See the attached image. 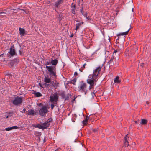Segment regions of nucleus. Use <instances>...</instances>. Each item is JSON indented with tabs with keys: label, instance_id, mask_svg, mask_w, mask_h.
<instances>
[{
	"label": "nucleus",
	"instance_id": "nucleus-1",
	"mask_svg": "<svg viewBox=\"0 0 151 151\" xmlns=\"http://www.w3.org/2000/svg\"><path fill=\"white\" fill-rule=\"evenodd\" d=\"M102 67L99 66L95 69L92 75H89V77L91 78L88 79L87 80V83L91 85L92 86H94L96 83H95V82L97 81L96 78L99 74V71L101 70Z\"/></svg>",
	"mask_w": 151,
	"mask_h": 151
},
{
	"label": "nucleus",
	"instance_id": "nucleus-2",
	"mask_svg": "<svg viewBox=\"0 0 151 151\" xmlns=\"http://www.w3.org/2000/svg\"><path fill=\"white\" fill-rule=\"evenodd\" d=\"M46 68L48 70L50 76L52 78H55L56 76L55 68L52 66H46Z\"/></svg>",
	"mask_w": 151,
	"mask_h": 151
},
{
	"label": "nucleus",
	"instance_id": "nucleus-3",
	"mask_svg": "<svg viewBox=\"0 0 151 151\" xmlns=\"http://www.w3.org/2000/svg\"><path fill=\"white\" fill-rule=\"evenodd\" d=\"M22 98L21 97L17 96L14 98V100L12 101L13 104L17 106H19L20 105L22 102Z\"/></svg>",
	"mask_w": 151,
	"mask_h": 151
},
{
	"label": "nucleus",
	"instance_id": "nucleus-4",
	"mask_svg": "<svg viewBox=\"0 0 151 151\" xmlns=\"http://www.w3.org/2000/svg\"><path fill=\"white\" fill-rule=\"evenodd\" d=\"M59 96L56 93L52 94L50 97V101L54 104H56L58 99Z\"/></svg>",
	"mask_w": 151,
	"mask_h": 151
},
{
	"label": "nucleus",
	"instance_id": "nucleus-5",
	"mask_svg": "<svg viewBox=\"0 0 151 151\" xmlns=\"http://www.w3.org/2000/svg\"><path fill=\"white\" fill-rule=\"evenodd\" d=\"M78 88L80 91L84 92L85 95L87 94L88 90L87 89V85L85 83H81Z\"/></svg>",
	"mask_w": 151,
	"mask_h": 151
},
{
	"label": "nucleus",
	"instance_id": "nucleus-6",
	"mask_svg": "<svg viewBox=\"0 0 151 151\" xmlns=\"http://www.w3.org/2000/svg\"><path fill=\"white\" fill-rule=\"evenodd\" d=\"M48 111L47 107L45 106H43L39 110V114L41 116H45Z\"/></svg>",
	"mask_w": 151,
	"mask_h": 151
},
{
	"label": "nucleus",
	"instance_id": "nucleus-7",
	"mask_svg": "<svg viewBox=\"0 0 151 151\" xmlns=\"http://www.w3.org/2000/svg\"><path fill=\"white\" fill-rule=\"evenodd\" d=\"M19 34L21 36H24L26 35V33L24 29L20 27L19 28Z\"/></svg>",
	"mask_w": 151,
	"mask_h": 151
},
{
	"label": "nucleus",
	"instance_id": "nucleus-8",
	"mask_svg": "<svg viewBox=\"0 0 151 151\" xmlns=\"http://www.w3.org/2000/svg\"><path fill=\"white\" fill-rule=\"evenodd\" d=\"M44 81L45 83H51V81L50 78H49V76L48 77L45 76L44 78Z\"/></svg>",
	"mask_w": 151,
	"mask_h": 151
},
{
	"label": "nucleus",
	"instance_id": "nucleus-9",
	"mask_svg": "<svg viewBox=\"0 0 151 151\" xmlns=\"http://www.w3.org/2000/svg\"><path fill=\"white\" fill-rule=\"evenodd\" d=\"M9 54L12 56L17 55L14 49H13L12 48L10 49Z\"/></svg>",
	"mask_w": 151,
	"mask_h": 151
},
{
	"label": "nucleus",
	"instance_id": "nucleus-10",
	"mask_svg": "<svg viewBox=\"0 0 151 151\" xmlns=\"http://www.w3.org/2000/svg\"><path fill=\"white\" fill-rule=\"evenodd\" d=\"M63 2V0H58L57 1L55 2L54 5L56 7H58V6L62 4Z\"/></svg>",
	"mask_w": 151,
	"mask_h": 151
},
{
	"label": "nucleus",
	"instance_id": "nucleus-11",
	"mask_svg": "<svg viewBox=\"0 0 151 151\" xmlns=\"http://www.w3.org/2000/svg\"><path fill=\"white\" fill-rule=\"evenodd\" d=\"M41 124H42V127H43L44 129H47L50 125V124L47 123V122H46L44 123H41Z\"/></svg>",
	"mask_w": 151,
	"mask_h": 151
},
{
	"label": "nucleus",
	"instance_id": "nucleus-12",
	"mask_svg": "<svg viewBox=\"0 0 151 151\" xmlns=\"http://www.w3.org/2000/svg\"><path fill=\"white\" fill-rule=\"evenodd\" d=\"M35 113V111L33 110L30 109L28 110V112L27 114L29 115H33Z\"/></svg>",
	"mask_w": 151,
	"mask_h": 151
},
{
	"label": "nucleus",
	"instance_id": "nucleus-13",
	"mask_svg": "<svg viewBox=\"0 0 151 151\" xmlns=\"http://www.w3.org/2000/svg\"><path fill=\"white\" fill-rule=\"evenodd\" d=\"M18 127L16 126H14L10 127H8L5 129V130L7 131H9L14 129H17Z\"/></svg>",
	"mask_w": 151,
	"mask_h": 151
},
{
	"label": "nucleus",
	"instance_id": "nucleus-14",
	"mask_svg": "<svg viewBox=\"0 0 151 151\" xmlns=\"http://www.w3.org/2000/svg\"><path fill=\"white\" fill-rule=\"evenodd\" d=\"M121 81L119 79V77L118 76H116L114 80V83H119Z\"/></svg>",
	"mask_w": 151,
	"mask_h": 151
},
{
	"label": "nucleus",
	"instance_id": "nucleus-15",
	"mask_svg": "<svg viewBox=\"0 0 151 151\" xmlns=\"http://www.w3.org/2000/svg\"><path fill=\"white\" fill-rule=\"evenodd\" d=\"M127 135L124 137L125 142H124V145L125 147H127L129 145L128 142L127 141L128 137H127Z\"/></svg>",
	"mask_w": 151,
	"mask_h": 151
},
{
	"label": "nucleus",
	"instance_id": "nucleus-16",
	"mask_svg": "<svg viewBox=\"0 0 151 151\" xmlns=\"http://www.w3.org/2000/svg\"><path fill=\"white\" fill-rule=\"evenodd\" d=\"M130 29V28H129L127 31L125 32H123L120 33L118 34L117 35V36H119L124 35H127L129 31V30Z\"/></svg>",
	"mask_w": 151,
	"mask_h": 151
},
{
	"label": "nucleus",
	"instance_id": "nucleus-17",
	"mask_svg": "<svg viewBox=\"0 0 151 151\" xmlns=\"http://www.w3.org/2000/svg\"><path fill=\"white\" fill-rule=\"evenodd\" d=\"M113 59L114 58L113 57H111V58L110 60L108 62V63L109 65H114V62L113 61Z\"/></svg>",
	"mask_w": 151,
	"mask_h": 151
},
{
	"label": "nucleus",
	"instance_id": "nucleus-18",
	"mask_svg": "<svg viewBox=\"0 0 151 151\" xmlns=\"http://www.w3.org/2000/svg\"><path fill=\"white\" fill-rule=\"evenodd\" d=\"M34 127L35 128H39L40 129H44L43 127H42V124H36V125H35Z\"/></svg>",
	"mask_w": 151,
	"mask_h": 151
},
{
	"label": "nucleus",
	"instance_id": "nucleus-19",
	"mask_svg": "<svg viewBox=\"0 0 151 151\" xmlns=\"http://www.w3.org/2000/svg\"><path fill=\"white\" fill-rule=\"evenodd\" d=\"M51 63L52 65H55L58 63V60L57 59H54L52 60L51 62Z\"/></svg>",
	"mask_w": 151,
	"mask_h": 151
},
{
	"label": "nucleus",
	"instance_id": "nucleus-20",
	"mask_svg": "<svg viewBox=\"0 0 151 151\" xmlns=\"http://www.w3.org/2000/svg\"><path fill=\"white\" fill-rule=\"evenodd\" d=\"M88 117L87 116L85 119V120H83L82 121V123L83 125H85L86 124V123L88 121Z\"/></svg>",
	"mask_w": 151,
	"mask_h": 151
},
{
	"label": "nucleus",
	"instance_id": "nucleus-21",
	"mask_svg": "<svg viewBox=\"0 0 151 151\" xmlns=\"http://www.w3.org/2000/svg\"><path fill=\"white\" fill-rule=\"evenodd\" d=\"M83 22L82 23H77L76 24V30L79 29V27L82 24H83Z\"/></svg>",
	"mask_w": 151,
	"mask_h": 151
},
{
	"label": "nucleus",
	"instance_id": "nucleus-22",
	"mask_svg": "<svg viewBox=\"0 0 151 151\" xmlns=\"http://www.w3.org/2000/svg\"><path fill=\"white\" fill-rule=\"evenodd\" d=\"M147 122V120L145 119H142L141 124L143 125H145L146 124Z\"/></svg>",
	"mask_w": 151,
	"mask_h": 151
},
{
	"label": "nucleus",
	"instance_id": "nucleus-23",
	"mask_svg": "<svg viewBox=\"0 0 151 151\" xmlns=\"http://www.w3.org/2000/svg\"><path fill=\"white\" fill-rule=\"evenodd\" d=\"M34 95L36 97H39L42 96L41 94L39 92H37L35 93Z\"/></svg>",
	"mask_w": 151,
	"mask_h": 151
},
{
	"label": "nucleus",
	"instance_id": "nucleus-24",
	"mask_svg": "<svg viewBox=\"0 0 151 151\" xmlns=\"http://www.w3.org/2000/svg\"><path fill=\"white\" fill-rule=\"evenodd\" d=\"M76 81V79L75 78L72 80L70 81V83H72L74 85H75Z\"/></svg>",
	"mask_w": 151,
	"mask_h": 151
},
{
	"label": "nucleus",
	"instance_id": "nucleus-25",
	"mask_svg": "<svg viewBox=\"0 0 151 151\" xmlns=\"http://www.w3.org/2000/svg\"><path fill=\"white\" fill-rule=\"evenodd\" d=\"M52 119L50 118H49L46 121L47 122V123L50 124V122H51L52 121Z\"/></svg>",
	"mask_w": 151,
	"mask_h": 151
},
{
	"label": "nucleus",
	"instance_id": "nucleus-26",
	"mask_svg": "<svg viewBox=\"0 0 151 151\" xmlns=\"http://www.w3.org/2000/svg\"><path fill=\"white\" fill-rule=\"evenodd\" d=\"M51 108L52 109H53L55 106L53 104H51L50 105Z\"/></svg>",
	"mask_w": 151,
	"mask_h": 151
},
{
	"label": "nucleus",
	"instance_id": "nucleus-27",
	"mask_svg": "<svg viewBox=\"0 0 151 151\" xmlns=\"http://www.w3.org/2000/svg\"><path fill=\"white\" fill-rule=\"evenodd\" d=\"M12 115V113H9V115L7 116L6 117V118H8L9 117V116H11Z\"/></svg>",
	"mask_w": 151,
	"mask_h": 151
},
{
	"label": "nucleus",
	"instance_id": "nucleus-28",
	"mask_svg": "<svg viewBox=\"0 0 151 151\" xmlns=\"http://www.w3.org/2000/svg\"><path fill=\"white\" fill-rule=\"evenodd\" d=\"M22 50L21 49V48H20V49L19 50V52L20 55H22Z\"/></svg>",
	"mask_w": 151,
	"mask_h": 151
},
{
	"label": "nucleus",
	"instance_id": "nucleus-29",
	"mask_svg": "<svg viewBox=\"0 0 151 151\" xmlns=\"http://www.w3.org/2000/svg\"><path fill=\"white\" fill-rule=\"evenodd\" d=\"M72 10L73 9H74V10H75L76 9V5H74V6H72Z\"/></svg>",
	"mask_w": 151,
	"mask_h": 151
},
{
	"label": "nucleus",
	"instance_id": "nucleus-30",
	"mask_svg": "<svg viewBox=\"0 0 151 151\" xmlns=\"http://www.w3.org/2000/svg\"><path fill=\"white\" fill-rule=\"evenodd\" d=\"M121 48H119V50H120L121 49H123V45H120Z\"/></svg>",
	"mask_w": 151,
	"mask_h": 151
},
{
	"label": "nucleus",
	"instance_id": "nucleus-31",
	"mask_svg": "<svg viewBox=\"0 0 151 151\" xmlns=\"http://www.w3.org/2000/svg\"><path fill=\"white\" fill-rule=\"evenodd\" d=\"M44 85L46 87H48L49 84H47V83H45Z\"/></svg>",
	"mask_w": 151,
	"mask_h": 151
},
{
	"label": "nucleus",
	"instance_id": "nucleus-32",
	"mask_svg": "<svg viewBox=\"0 0 151 151\" xmlns=\"http://www.w3.org/2000/svg\"><path fill=\"white\" fill-rule=\"evenodd\" d=\"M25 111H26V109L24 108L22 110V111H21V112H22V113L25 112Z\"/></svg>",
	"mask_w": 151,
	"mask_h": 151
},
{
	"label": "nucleus",
	"instance_id": "nucleus-33",
	"mask_svg": "<svg viewBox=\"0 0 151 151\" xmlns=\"http://www.w3.org/2000/svg\"><path fill=\"white\" fill-rule=\"evenodd\" d=\"M91 94L93 97H94L95 96V95L94 93H91Z\"/></svg>",
	"mask_w": 151,
	"mask_h": 151
},
{
	"label": "nucleus",
	"instance_id": "nucleus-34",
	"mask_svg": "<svg viewBox=\"0 0 151 151\" xmlns=\"http://www.w3.org/2000/svg\"><path fill=\"white\" fill-rule=\"evenodd\" d=\"M94 86H91V85H90L89 87V89L91 90L92 88Z\"/></svg>",
	"mask_w": 151,
	"mask_h": 151
},
{
	"label": "nucleus",
	"instance_id": "nucleus-35",
	"mask_svg": "<svg viewBox=\"0 0 151 151\" xmlns=\"http://www.w3.org/2000/svg\"><path fill=\"white\" fill-rule=\"evenodd\" d=\"M39 86L40 87H41V88H43V87L42 86V85L40 83H39Z\"/></svg>",
	"mask_w": 151,
	"mask_h": 151
},
{
	"label": "nucleus",
	"instance_id": "nucleus-36",
	"mask_svg": "<svg viewBox=\"0 0 151 151\" xmlns=\"http://www.w3.org/2000/svg\"><path fill=\"white\" fill-rule=\"evenodd\" d=\"M74 75L75 76H76L77 75H78V73H77V72H75L74 73Z\"/></svg>",
	"mask_w": 151,
	"mask_h": 151
},
{
	"label": "nucleus",
	"instance_id": "nucleus-37",
	"mask_svg": "<svg viewBox=\"0 0 151 151\" xmlns=\"http://www.w3.org/2000/svg\"><path fill=\"white\" fill-rule=\"evenodd\" d=\"M72 13L73 14H75V10H74V9H73L72 10Z\"/></svg>",
	"mask_w": 151,
	"mask_h": 151
},
{
	"label": "nucleus",
	"instance_id": "nucleus-38",
	"mask_svg": "<svg viewBox=\"0 0 151 151\" xmlns=\"http://www.w3.org/2000/svg\"><path fill=\"white\" fill-rule=\"evenodd\" d=\"M117 51L116 50H115L114 51V53H116L117 52Z\"/></svg>",
	"mask_w": 151,
	"mask_h": 151
},
{
	"label": "nucleus",
	"instance_id": "nucleus-39",
	"mask_svg": "<svg viewBox=\"0 0 151 151\" xmlns=\"http://www.w3.org/2000/svg\"><path fill=\"white\" fill-rule=\"evenodd\" d=\"M86 65V63L84 64L83 66V67L85 68Z\"/></svg>",
	"mask_w": 151,
	"mask_h": 151
},
{
	"label": "nucleus",
	"instance_id": "nucleus-40",
	"mask_svg": "<svg viewBox=\"0 0 151 151\" xmlns=\"http://www.w3.org/2000/svg\"><path fill=\"white\" fill-rule=\"evenodd\" d=\"M93 131L94 132H97V129H94V130H93Z\"/></svg>",
	"mask_w": 151,
	"mask_h": 151
},
{
	"label": "nucleus",
	"instance_id": "nucleus-41",
	"mask_svg": "<svg viewBox=\"0 0 151 151\" xmlns=\"http://www.w3.org/2000/svg\"><path fill=\"white\" fill-rule=\"evenodd\" d=\"M80 11L81 12V13L83 14V9H81L80 10Z\"/></svg>",
	"mask_w": 151,
	"mask_h": 151
},
{
	"label": "nucleus",
	"instance_id": "nucleus-42",
	"mask_svg": "<svg viewBox=\"0 0 151 151\" xmlns=\"http://www.w3.org/2000/svg\"><path fill=\"white\" fill-rule=\"evenodd\" d=\"M144 63H142L141 64V66L142 67H143L144 66Z\"/></svg>",
	"mask_w": 151,
	"mask_h": 151
},
{
	"label": "nucleus",
	"instance_id": "nucleus-43",
	"mask_svg": "<svg viewBox=\"0 0 151 151\" xmlns=\"http://www.w3.org/2000/svg\"><path fill=\"white\" fill-rule=\"evenodd\" d=\"M86 18L88 20H90V18L88 17H86Z\"/></svg>",
	"mask_w": 151,
	"mask_h": 151
},
{
	"label": "nucleus",
	"instance_id": "nucleus-44",
	"mask_svg": "<svg viewBox=\"0 0 151 151\" xmlns=\"http://www.w3.org/2000/svg\"><path fill=\"white\" fill-rule=\"evenodd\" d=\"M50 63V62H47V63H46V65H48L49 64V63Z\"/></svg>",
	"mask_w": 151,
	"mask_h": 151
},
{
	"label": "nucleus",
	"instance_id": "nucleus-45",
	"mask_svg": "<svg viewBox=\"0 0 151 151\" xmlns=\"http://www.w3.org/2000/svg\"><path fill=\"white\" fill-rule=\"evenodd\" d=\"M58 151V149H56V150H55L54 151Z\"/></svg>",
	"mask_w": 151,
	"mask_h": 151
},
{
	"label": "nucleus",
	"instance_id": "nucleus-46",
	"mask_svg": "<svg viewBox=\"0 0 151 151\" xmlns=\"http://www.w3.org/2000/svg\"><path fill=\"white\" fill-rule=\"evenodd\" d=\"M73 37V35H71V36H70V37Z\"/></svg>",
	"mask_w": 151,
	"mask_h": 151
},
{
	"label": "nucleus",
	"instance_id": "nucleus-47",
	"mask_svg": "<svg viewBox=\"0 0 151 151\" xmlns=\"http://www.w3.org/2000/svg\"><path fill=\"white\" fill-rule=\"evenodd\" d=\"M128 51H127V50H126V53L128 54Z\"/></svg>",
	"mask_w": 151,
	"mask_h": 151
},
{
	"label": "nucleus",
	"instance_id": "nucleus-48",
	"mask_svg": "<svg viewBox=\"0 0 151 151\" xmlns=\"http://www.w3.org/2000/svg\"><path fill=\"white\" fill-rule=\"evenodd\" d=\"M135 123H136V124H137V121H135Z\"/></svg>",
	"mask_w": 151,
	"mask_h": 151
},
{
	"label": "nucleus",
	"instance_id": "nucleus-49",
	"mask_svg": "<svg viewBox=\"0 0 151 151\" xmlns=\"http://www.w3.org/2000/svg\"><path fill=\"white\" fill-rule=\"evenodd\" d=\"M71 6H74V5H73V3H72V4H71Z\"/></svg>",
	"mask_w": 151,
	"mask_h": 151
},
{
	"label": "nucleus",
	"instance_id": "nucleus-50",
	"mask_svg": "<svg viewBox=\"0 0 151 151\" xmlns=\"http://www.w3.org/2000/svg\"><path fill=\"white\" fill-rule=\"evenodd\" d=\"M3 13V12H0V14H1Z\"/></svg>",
	"mask_w": 151,
	"mask_h": 151
},
{
	"label": "nucleus",
	"instance_id": "nucleus-51",
	"mask_svg": "<svg viewBox=\"0 0 151 151\" xmlns=\"http://www.w3.org/2000/svg\"><path fill=\"white\" fill-rule=\"evenodd\" d=\"M132 11H133V8L132 9Z\"/></svg>",
	"mask_w": 151,
	"mask_h": 151
},
{
	"label": "nucleus",
	"instance_id": "nucleus-52",
	"mask_svg": "<svg viewBox=\"0 0 151 151\" xmlns=\"http://www.w3.org/2000/svg\"><path fill=\"white\" fill-rule=\"evenodd\" d=\"M74 142H76V140H75V141H74Z\"/></svg>",
	"mask_w": 151,
	"mask_h": 151
},
{
	"label": "nucleus",
	"instance_id": "nucleus-53",
	"mask_svg": "<svg viewBox=\"0 0 151 151\" xmlns=\"http://www.w3.org/2000/svg\"><path fill=\"white\" fill-rule=\"evenodd\" d=\"M21 10H23V9H21Z\"/></svg>",
	"mask_w": 151,
	"mask_h": 151
}]
</instances>
